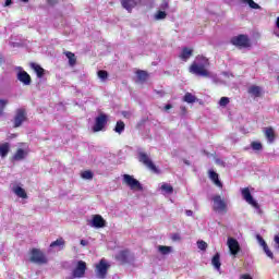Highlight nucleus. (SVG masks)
I'll list each match as a JSON object with an SVG mask.
<instances>
[{"mask_svg":"<svg viewBox=\"0 0 279 279\" xmlns=\"http://www.w3.org/2000/svg\"><path fill=\"white\" fill-rule=\"evenodd\" d=\"M210 61L208 58L204 56H197L189 68V71L192 75H196L197 77H210V71H208Z\"/></svg>","mask_w":279,"mask_h":279,"instance_id":"1","label":"nucleus"},{"mask_svg":"<svg viewBox=\"0 0 279 279\" xmlns=\"http://www.w3.org/2000/svg\"><path fill=\"white\" fill-rule=\"evenodd\" d=\"M28 260L34 263V265H47V263H49L47 255L39 248L31 250Z\"/></svg>","mask_w":279,"mask_h":279,"instance_id":"2","label":"nucleus"},{"mask_svg":"<svg viewBox=\"0 0 279 279\" xmlns=\"http://www.w3.org/2000/svg\"><path fill=\"white\" fill-rule=\"evenodd\" d=\"M241 195L244 202H246V204L255 208L258 215H260V205H258V202L254 199V196H252V192H250V187L241 189Z\"/></svg>","mask_w":279,"mask_h":279,"instance_id":"3","label":"nucleus"},{"mask_svg":"<svg viewBox=\"0 0 279 279\" xmlns=\"http://www.w3.org/2000/svg\"><path fill=\"white\" fill-rule=\"evenodd\" d=\"M213 208L216 213H228V204L221 195H214L211 197Z\"/></svg>","mask_w":279,"mask_h":279,"instance_id":"4","label":"nucleus"},{"mask_svg":"<svg viewBox=\"0 0 279 279\" xmlns=\"http://www.w3.org/2000/svg\"><path fill=\"white\" fill-rule=\"evenodd\" d=\"M122 182L123 184H126L131 191H143V184L130 174H123Z\"/></svg>","mask_w":279,"mask_h":279,"instance_id":"5","label":"nucleus"},{"mask_svg":"<svg viewBox=\"0 0 279 279\" xmlns=\"http://www.w3.org/2000/svg\"><path fill=\"white\" fill-rule=\"evenodd\" d=\"M138 160H140V162L144 163L145 167H147V169H149L154 173H158V168H156V165H154V161H151L148 154H146L144 151H140Z\"/></svg>","mask_w":279,"mask_h":279,"instance_id":"6","label":"nucleus"},{"mask_svg":"<svg viewBox=\"0 0 279 279\" xmlns=\"http://www.w3.org/2000/svg\"><path fill=\"white\" fill-rule=\"evenodd\" d=\"M227 247H229V253L234 258H236V255L241 252V244H239V241L232 236L227 239Z\"/></svg>","mask_w":279,"mask_h":279,"instance_id":"7","label":"nucleus"},{"mask_svg":"<svg viewBox=\"0 0 279 279\" xmlns=\"http://www.w3.org/2000/svg\"><path fill=\"white\" fill-rule=\"evenodd\" d=\"M108 269H110V264L106 262V259H101L97 265H96V276L97 278H106L108 275Z\"/></svg>","mask_w":279,"mask_h":279,"instance_id":"8","label":"nucleus"},{"mask_svg":"<svg viewBox=\"0 0 279 279\" xmlns=\"http://www.w3.org/2000/svg\"><path fill=\"white\" fill-rule=\"evenodd\" d=\"M231 43L235 46V47H242L243 49H247V47H251L252 45L250 44V38H247V36L245 35H239L236 37H233L231 39Z\"/></svg>","mask_w":279,"mask_h":279,"instance_id":"9","label":"nucleus"},{"mask_svg":"<svg viewBox=\"0 0 279 279\" xmlns=\"http://www.w3.org/2000/svg\"><path fill=\"white\" fill-rule=\"evenodd\" d=\"M86 276V262L78 260L76 267L72 271V278H84Z\"/></svg>","mask_w":279,"mask_h":279,"instance_id":"10","label":"nucleus"},{"mask_svg":"<svg viewBox=\"0 0 279 279\" xmlns=\"http://www.w3.org/2000/svg\"><path fill=\"white\" fill-rule=\"evenodd\" d=\"M108 122V118L105 114H100L96 118V122L93 126V132H101L104 128H106V123Z\"/></svg>","mask_w":279,"mask_h":279,"instance_id":"11","label":"nucleus"},{"mask_svg":"<svg viewBox=\"0 0 279 279\" xmlns=\"http://www.w3.org/2000/svg\"><path fill=\"white\" fill-rule=\"evenodd\" d=\"M89 226L90 228H106V220L104 219V217H101V215H94L92 217V220L89 221Z\"/></svg>","mask_w":279,"mask_h":279,"instance_id":"12","label":"nucleus"},{"mask_svg":"<svg viewBox=\"0 0 279 279\" xmlns=\"http://www.w3.org/2000/svg\"><path fill=\"white\" fill-rule=\"evenodd\" d=\"M25 119H27L25 109H17L14 118V128H21Z\"/></svg>","mask_w":279,"mask_h":279,"instance_id":"13","label":"nucleus"},{"mask_svg":"<svg viewBox=\"0 0 279 279\" xmlns=\"http://www.w3.org/2000/svg\"><path fill=\"white\" fill-rule=\"evenodd\" d=\"M120 3L122 8H124V10L132 12L133 8H136V5H141V0H120Z\"/></svg>","mask_w":279,"mask_h":279,"instance_id":"14","label":"nucleus"},{"mask_svg":"<svg viewBox=\"0 0 279 279\" xmlns=\"http://www.w3.org/2000/svg\"><path fill=\"white\" fill-rule=\"evenodd\" d=\"M17 80L24 84V86H29L32 84V76L25 71H21L17 73Z\"/></svg>","mask_w":279,"mask_h":279,"instance_id":"15","label":"nucleus"},{"mask_svg":"<svg viewBox=\"0 0 279 279\" xmlns=\"http://www.w3.org/2000/svg\"><path fill=\"white\" fill-rule=\"evenodd\" d=\"M247 93L251 95V97H260L263 95V87L258 85H251L247 89Z\"/></svg>","mask_w":279,"mask_h":279,"instance_id":"16","label":"nucleus"},{"mask_svg":"<svg viewBox=\"0 0 279 279\" xmlns=\"http://www.w3.org/2000/svg\"><path fill=\"white\" fill-rule=\"evenodd\" d=\"M27 149L19 148L13 155V160H15L16 162H21V160H25L27 158Z\"/></svg>","mask_w":279,"mask_h":279,"instance_id":"17","label":"nucleus"},{"mask_svg":"<svg viewBox=\"0 0 279 279\" xmlns=\"http://www.w3.org/2000/svg\"><path fill=\"white\" fill-rule=\"evenodd\" d=\"M12 192L17 196L21 197L22 199H27V192H25V189L19 186V185H13L12 186Z\"/></svg>","mask_w":279,"mask_h":279,"instance_id":"18","label":"nucleus"},{"mask_svg":"<svg viewBox=\"0 0 279 279\" xmlns=\"http://www.w3.org/2000/svg\"><path fill=\"white\" fill-rule=\"evenodd\" d=\"M209 179L211 180V182H214L216 186H218V189L223 187V183L219 181V174L215 172V170H209Z\"/></svg>","mask_w":279,"mask_h":279,"instance_id":"19","label":"nucleus"},{"mask_svg":"<svg viewBox=\"0 0 279 279\" xmlns=\"http://www.w3.org/2000/svg\"><path fill=\"white\" fill-rule=\"evenodd\" d=\"M191 56H193V49H191V48H183L182 51H181V54L179 56V58H181V60L186 62V60H189L191 58Z\"/></svg>","mask_w":279,"mask_h":279,"instance_id":"20","label":"nucleus"},{"mask_svg":"<svg viewBox=\"0 0 279 279\" xmlns=\"http://www.w3.org/2000/svg\"><path fill=\"white\" fill-rule=\"evenodd\" d=\"M31 69H33V71L36 73L37 77H43L45 75V69H43V66H40L37 63H31Z\"/></svg>","mask_w":279,"mask_h":279,"instance_id":"21","label":"nucleus"},{"mask_svg":"<svg viewBox=\"0 0 279 279\" xmlns=\"http://www.w3.org/2000/svg\"><path fill=\"white\" fill-rule=\"evenodd\" d=\"M264 134H265L268 143H274V138H276V134L274 133V129H271V128L265 129Z\"/></svg>","mask_w":279,"mask_h":279,"instance_id":"22","label":"nucleus"},{"mask_svg":"<svg viewBox=\"0 0 279 279\" xmlns=\"http://www.w3.org/2000/svg\"><path fill=\"white\" fill-rule=\"evenodd\" d=\"M8 154H10V144L9 143L0 144L1 158H5V156H8Z\"/></svg>","mask_w":279,"mask_h":279,"instance_id":"23","label":"nucleus"},{"mask_svg":"<svg viewBox=\"0 0 279 279\" xmlns=\"http://www.w3.org/2000/svg\"><path fill=\"white\" fill-rule=\"evenodd\" d=\"M211 265L219 271L221 269V260H220V255L219 253H216L215 256L211 259Z\"/></svg>","mask_w":279,"mask_h":279,"instance_id":"24","label":"nucleus"},{"mask_svg":"<svg viewBox=\"0 0 279 279\" xmlns=\"http://www.w3.org/2000/svg\"><path fill=\"white\" fill-rule=\"evenodd\" d=\"M64 239L59 238L56 241L51 242L50 247H59V250H64Z\"/></svg>","mask_w":279,"mask_h":279,"instance_id":"25","label":"nucleus"},{"mask_svg":"<svg viewBox=\"0 0 279 279\" xmlns=\"http://www.w3.org/2000/svg\"><path fill=\"white\" fill-rule=\"evenodd\" d=\"M130 252L128 251H121L116 255L117 260H120V263H125L128 260Z\"/></svg>","mask_w":279,"mask_h":279,"instance_id":"26","label":"nucleus"},{"mask_svg":"<svg viewBox=\"0 0 279 279\" xmlns=\"http://www.w3.org/2000/svg\"><path fill=\"white\" fill-rule=\"evenodd\" d=\"M136 75H137V82L140 84H143L144 82L147 81V72H145L143 70L137 71Z\"/></svg>","mask_w":279,"mask_h":279,"instance_id":"27","label":"nucleus"},{"mask_svg":"<svg viewBox=\"0 0 279 279\" xmlns=\"http://www.w3.org/2000/svg\"><path fill=\"white\" fill-rule=\"evenodd\" d=\"M160 189L166 195H171V193H173V186L169 183H162Z\"/></svg>","mask_w":279,"mask_h":279,"instance_id":"28","label":"nucleus"},{"mask_svg":"<svg viewBox=\"0 0 279 279\" xmlns=\"http://www.w3.org/2000/svg\"><path fill=\"white\" fill-rule=\"evenodd\" d=\"M125 130V123L123 121H118L114 128V132H117V134H123Z\"/></svg>","mask_w":279,"mask_h":279,"instance_id":"29","label":"nucleus"},{"mask_svg":"<svg viewBox=\"0 0 279 279\" xmlns=\"http://www.w3.org/2000/svg\"><path fill=\"white\" fill-rule=\"evenodd\" d=\"M183 101H185L186 104H195V101H197V98L193 96V94L186 93L183 97Z\"/></svg>","mask_w":279,"mask_h":279,"instance_id":"30","label":"nucleus"},{"mask_svg":"<svg viewBox=\"0 0 279 279\" xmlns=\"http://www.w3.org/2000/svg\"><path fill=\"white\" fill-rule=\"evenodd\" d=\"M242 1H243V3L248 5L252 10H260V5L256 2H254V0H242Z\"/></svg>","mask_w":279,"mask_h":279,"instance_id":"31","label":"nucleus"},{"mask_svg":"<svg viewBox=\"0 0 279 279\" xmlns=\"http://www.w3.org/2000/svg\"><path fill=\"white\" fill-rule=\"evenodd\" d=\"M65 56H66V58H68V60H69V64H70L71 66H74V64H75V62H76L75 53H73V52H71V51H66V52H65Z\"/></svg>","mask_w":279,"mask_h":279,"instance_id":"32","label":"nucleus"},{"mask_svg":"<svg viewBox=\"0 0 279 279\" xmlns=\"http://www.w3.org/2000/svg\"><path fill=\"white\" fill-rule=\"evenodd\" d=\"M171 246H158V252H160V254H162L163 256H167V254H171Z\"/></svg>","mask_w":279,"mask_h":279,"instance_id":"33","label":"nucleus"},{"mask_svg":"<svg viewBox=\"0 0 279 279\" xmlns=\"http://www.w3.org/2000/svg\"><path fill=\"white\" fill-rule=\"evenodd\" d=\"M8 104H10V100H8V99H0V117H2L5 108L8 107Z\"/></svg>","mask_w":279,"mask_h":279,"instance_id":"34","label":"nucleus"},{"mask_svg":"<svg viewBox=\"0 0 279 279\" xmlns=\"http://www.w3.org/2000/svg\"><path fill=\"white\" fill-rule=\"evenodd\" d=\"M156 21H162L167 19V12L165 11H158L157 14L155 15Z\"/></svg>","mask_w":279,"mask_h":279,"instance_id":"35","label":"nucleus"},{"mask_svg":"<svg viewBox=\"0 0 279 279\" xmlns=\"http://www.w3.org/2000/svg\"><path fill=\"white\" fill-rule=\"evenodd\" d=\"M98 77L102 82H106V80H108V72L104 70L98 71Z\"/></svg>","mask_w":279,"mask_h":279,"instance_id":"36","label":"nucleus"},{"mask_svg":"<svg viewBox=\"0 0 279 279\" xmlns=\"http://www.w3.org/2000/svg\"><path fill=\"white\" fill-rule=\"evenodd\" d=\"M252 149H254V151H260V149H263V144H260L259 142H253L251 144Z\"/></svg>","mask_w":279,"mask_h":279,"instance_id":"37","label":"nucleus"},{"mask_svg":"<svg viewBox=\"0 0 279 279\" xmlns=\"http://www.w3.org/2000/svg\"><path fill=\"white\" fill-rule=\"evenodd\" d=\"M230 104V98L228 97H221L219 100V106H221L222 108H226V106H228Z\"/></svg>","mask_w":279,"mask_h":279,"instance_id":"38","label":"nucleus"},{"mask_svg":"<svg viewBox=\"0 0 279 279\" xmlns=\"http://www.w3.org/2000/svg\"><path fill=\"white\" fill-rule=\"evenodd\" d=\"M197 247H198V250H202L204 252L208 247V243H206L203 240H199V241H197Z\"/></svg>","mask_w":279,"mask_h":279,"instance_id":"39","label":"nucleus"},{"mask_svg":"<svg viewBox=\"0 0 279 279\" xmlns=\"http://www.w3.org/2000/svg\"><path fill=\"white\" fill-rule=\"evenodd\" d=\"M81 177L83 178V180H93V173L88 170L82 172Z\"/></svg>","mask_w":279,"mask_h":279,"instance_id":"40","label":"nucleus"},{"mask_svg":"<svg viewBox=\"0 0 279 279\" xmlns=\"http://www.w3.org/2000/svg\"><path fill=\"white\" fill-rule=\"evenodd\" d=\"M263 251L265 252L266 256H268V258H274V253L271 252V250H269V246L266 244V246H263Z\"/></svg>","mask_w":279,"mask_h":279,"instance_id":"41","label":"nucleus"},{"mask_svg":"<svg viewBox=\"0 0 279 279\" xmlns=\"http://www.w3.org/2000/svg\"><path fill=\"white\" fill-rule=\"evenodd\" d=\"M256 240H257L258 244L260 245V247L267 246V242H265V239H263V236H260V234L256 235Z\"/></svg>","mask_w":279,"mask_h":279,"instance_id":"42","label":"nucleus"},{"mask_svg":"<svg viewBox=\"0 0 279 279\" xmlns=\"http://www.w3.org/2000/svg\"><path fill=\"white\" fill-rule=\"evenodd\" d=\"M161 10H168L169 9V0H163L161 5H160Z\"/></svg>","mask_w":279,"mask_h":279,"instance_id":"43","label":"nucleus"},{"mask_svg":"<svg viewBox=\"0 0 279 279\" xmlns=\"http://www.w3.org/2000/svg\"><path fill=\"white\" fill-rule=\"evenodd\" d=\"M276 26L278 29L275 31V36H277V38H279V16L277 17Z\"/></svg>","mask_w":279,"mask_h":279,"instance_id":"44","label":"nucleus"},{"mask_svg":"<svg viewBox=\"0 0 279 279\" xmlns=\"http://www.w3.org/2000/svg\"><path fill=\"white\" fill-rule=\"evenodd\" d=\"M274 241H275L276 245H278L277 250H279V235H275Z\"/></svg>","mask_w":279,"mask_h":279,"instance_id":"45","label":"nucleus"},{"mask_svg":"<svg viewBox=\"0 0 279 279\" xmlns=\"http://www.w3.org/2000/svg\"><path fill=\"white\" fill-rule=\"evenodd\" d=\"M171 108H173V106L171 104H168L163 107V110H171Z\"/></svg>","mask_w":279,"mask_h":279,"instance_id":"46","label":"nucleus"},{"mask_svg":"<svg viewBox=\"0 0 279 279\" xmlns=\"http://www.w3.org/2000/svg\"><path fill=\"white\" fill-rule=\"evenodd\" d=\"M81 245L83 247H86V245H88V241L87 240H81Z\"/></svg>","mask_w":279,"mask_h":279,"instance_id":"47","label":"nucleus"},{"mask_svg":"<svg viewBox=\"0 0 279 279\" xmlns=\"http://www.w3.org/2000/svg\"><path fill=\"white\" fill-rule=\"evenodd\" d=\"M222 75H223L225 77H233V75L230 74V72H222Z\"/></svg>","mask_w":279,"mask_h":279,"instance_id":"48","label":"nucleus"},{"mask_svg":"<svg viewBox=\"0 0 279 279\" xmlns=\"http://www.w3.org/2000/svg\"><path fill=\"white\" fill-rule=\"evenodd\" d=\"M186 217H193V210H186L185 211Z\"/></svg>","mask_w":279,"mask_h":279,"instance_id":"49","label":"nucleus"},{"mask_svg":"<svg viewBox=\"0 0 279 279\" xmlns=\"http://www.w3.org/2000/svg\"><path fill=\"white\" fill-rule=\"evenodd\" d=\"M180 109H181V113H182V114H186V107H183V106H182Z\"/></svg>","mask_w":279,"mask_h":279,"instance_id":"50","label":"nucleus"},{"mask_svg":"<svg viewBox=\"0 0 279 279\" xmlns=\"http://www.w3.org/2000/svg\"><path fill=\"white\" fill-rule=\"evenodd\" d=\"M58 0H48V3L50 4V5H56V2H57Z\"/></svg>","mask_w":279,"mask_h":279,"instance_id":"51","label":"nucleus"},{"mask_svg":"<svg viewBox=\"0 0 279 279\" xmlns=\"http://www.w3.org/2000/svg\"><path fill=\"white\" fill-rule=\"evenodd\" d=\"M5 7H8V5H12V0H5V4H4Z\"/></svg>","mask_w":279,"mask_h":279,"instance_id":"52","label":"nucleus"},{"mask_svg":"<svg viewBox=\"0 0 279 279\" xmlns=\"http://www.w3.org/2000/svg\"><path fill=\"white\" fill-rule=\"evenodd\" d=\"M241 279H252L250 275H243Z\"/></svg>","mask_w":279,"mask_h":279,"instance_id":"53","label":"nucleus"},{"mask_svg":"<svg viewBox=\"0 0 279 279\" xmlns=\"http://www.w3.org/2000/svg\"><path fill=\"white\" fill-rule=\"evenodd\" d=\"M184 163L187 166L191 165V162H189V160H184Z\"/></svg>","mask_w":279,"mask_h":279,"instance_id":"54","label":"nucleus"},{"mask_svg":"<svg viewBox=\"0 0 279 279\" xmlns=\"http://www.w3.org/2000/svg\"><path fill=\"white\" fill-rule=\"evenodd\" d=\"M21 1H23V3H28L29 2V0H21Z\"/></svg>","mask_w":279,"mask_h":279,"instance_id":"55","label":"nucleus"}]
</instances>
